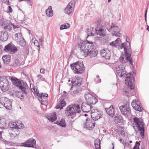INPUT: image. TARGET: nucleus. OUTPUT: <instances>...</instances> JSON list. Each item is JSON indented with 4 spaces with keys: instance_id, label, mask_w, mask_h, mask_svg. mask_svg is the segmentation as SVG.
<instances>
[{
    "instance_id": "864d4df0",
    "label": "nucleus",
    "mask_w": 149,
    "mask_h": 149,
    "mask_svg": "<svg viewBox=\"0 0 149 149\" xmlns=\"http://www.w3.org/2000/svg\"><path fill=\"white\" fill-rule=\"evenodd\" d=\"M14 130H13V133L11 132V134H10V136L11 137H15L17 135V134L16 133L14 132H13Z\"/></svg>"
},
{
    "instance_id": "09e8293b",
    "label": "nucleus",
    "mask_w": 149,
    "mask_h": 149,
    "mask_svg": "<svg viewBox=\"0 0 149 149\" xmlns=\"http://www.w3.org/2000/svg\"><path fill=\"white\" fill-rule=\"evenodd\" d=\"M4 22V23L2 24V25L4 26L5 28H6L8 26L9 24H8L7 20H5Z\"/></svg>"
},
{
    "instance_id": "f257e3e1",
    "label": "nucleus",
    "mask_w": 149,
    "mask_h": 149,
    "mask_svg": "<svg viewBox=\"0 0 149 149\" xmlns=\"http://www.w3.org/2000/svg\"><path fill=\"white\" fill-rule=\"evenodd\" d=\"M94 45L92 42L87 40L83 42L81 45L80 49L85 56L90 55L91 57L96 56L97 54L98 51L94 49Z\"/></svg>"
},
{
    "instance_id": "b1692460",
    "label": "nucleus",
    "mask_w": 149,
    "mask_h": 149,
    "mask_svg": "<svg viewBox=\"0 0 149 149\" xmlns=\"http://www.w3.org/2000/svg\"><path fill=\"white\" fill-rule=\"evenodd\" d=\"M36 142V141L34 139H29L27 142L23 143V146L25 147H32L33 146Z\"/></svg>"
},
{
    "instance_id": "0eeeda50",
    "label": "nucleus",
    "mask_w": 149,
    "mask_h": 149,
    "mask_svg": "<svg viewBox=\"0 0 149 149\" xmlns=\"http://www.w3.org/2000/svg\"><path fill=\"white\" fill-rule=\"evenodd\" d=\"M4 50L7 53L13 54L17 51V48L12 43H10L5 47Z\"/></svg>"
},
{
    "instance_id": "338daca9",
    "label": "nucleus",
    "mask_w": 149,
    "mask_h": 149,
    "mask_svg": "<svg viewBox=\"0 0 149 149\" xmlns=\"http://www.w3.org/2000/svg\"><path fill=\"white\" fill-rule=\"evenodd\" d=\"M114 148V145H113V149Z\"/></svg>"
},
{
    "instance_id": "79ce46f5",
    "label": "nucleus",
    "mask_w": 149,
    "mask_h": 149,
    "mask_svg": "<svg viewBox=\"0 0 149 149\" xmlns=\"http://www.w3.org/2000/svg\"><path fill=\"white\" fill-rule=\"evenodd\" d=\"M9 126L10 127L13 128V130L15 129H16V123L13 122H10L9 123Z\"/></svg>"
},
{
    "instance_id": "4be33fe9",
    "label": "nucleus",
    "mask_w": 149,
    "mask_h": 149,
    "mask_svg": "<svg viewBox=\"0 0 149 149\" xmlns=\"http://www.w3.org/2000/svg\"><path fill=\"white\" fill-rule=\"evenodd\" d=\"M72 105L68 106L66 109L65 113L68 116H72L75 113L74 111Z\"/></svg>"
},
{
    "instance_id": "393cba45",
    "label": "nucleus",
    "mask_w": 149,
    "mask_h": 149,
    "mask_svg": "<svg viewBox=\"0 0 149 149\" xmlns=\"http://www.w3.org/2000/svg\"><path fill=\"white\" fill-rule=\"evenodd\" d=\"M114 131L121 135H125V132L123 128L120 125H117L114 129Z\"/></svg>"
},
{
    "instance_id": "de8ad7c7",
    "label": "nucleus",
    "mask_w": 149,
    "mask_h": 149,
    "mask_svg": "<svg viewBox=\"0 0 149 149\" xmlns=\"http://www.w3.org/2000/svg\"><path fill=\"white\" fill-rule=\"evenodd\" d=\"M119 60L120 61L123 63H126L127 61H126V58L124 57L123 56H122L120 57Z\"/></svg>"
},
{
    "instance_id": "f3484780",
    "label": "nucleus",
    "mask_w": 149,
    "mask_h": 149,
    "mask_svg": "<svg viewBox=\"0 0 149 149\" xmlns=\"http://www.w3.org/2000/svg\"><path fill=\"white\" fill-rule=\"evenodd\" d=\"M111 30L112 31L113 36L117 37L120 36L121 34L119 33V29L117 26L112 24L111 28Z\"/></svg>"
},
{
    "instance_id": "a18cd8bd",
    "label": "nucleus",
    "mask_w": 149,
    "mask_h": 149,
    "mask_svg": "<svg viewBox=\"0 0 149 149\" xmlns=\"http://www.w3.org/2000/svg\"><path fill=\"white\" fill-rule=\"evenodd\" d=\"M128 53L129 52H127V54H126L127 57H125V58H126V61L127 60L129 61L131 63L132 62V60L131 57V56L130 55H129Z\"/></svg>"
},
{
    "instance_id": "603ef678",
    "label": "nucleus",
    "mask_w": 149,
    "mask_h": 149,
    "mask_svg": "<svg viewBox=\"0 0 149 149\" xmlns=\"http://www.w3.org/2000/svg\"><path fill=\"white\" fill-rule=\"evenodd\" d=\"M37 77L38 79L41 81H44L45 80V78L44 77H42L41 75L40 74L38 75Z\"/></svg>"
},
{
    "instance_id": "7c9ffc66",
    "label": "nucleus",
    "mask_w": 149,
    "mask_h": 149,
    "mask_svg": "<svg viewBox=\"0 0 149 149\" xmlns=\"http://www.w3.org/2000/svg\"><path fill=\"white\" fill-rule=\"evenodd\" d=\"M12 101L9 99H7V101L4 106L5 108L9 110H11L12 109Z\"/></svg>"
},
{
    "instance_id": "37998d69",
    "label": "nucleus",
    "mask_w": 149,
    "mask_h": 149,
    "mask_svg": "<svg viewBox=\"0 0 149 149\" xmlns=\"http://www.w3.org/2000/svg\"><path fill=\"white\" fill-rule=\"evenodd\" d=\"M88 31V36H93L94 35V29L92 28H90L89 29L88 31Z\"/></svg>"
},
{
    "instance_id": "0e129e2a",
    "label": "nucleus",
    "mask_w": 149,
    "mask_h": 149,
    "mask_svg": "<svg viewBox=\"0 0 149 149\" xmlns=\"http://www.w3.org/2000/svg\"><path fill=\"white\" fill-rule=\"evenodd\" d=\"M84 116H87V114H85Z\"/></svg>"
},
{
    "instance_id": "e433bc0d",
    "label": "nucleus",
    "mask_w": 149,
    "mask_h": 149,
    "mask_svg": "<svg viewBox=\"0 0 149 149\" xmlns=\"http://www.w3.org/2000/svg\"><path fill=\"white\" fill-rule=\"evenodd\" d=\"M24 127V124L20 121H18L16 122V129L23 128Z\"/></svg>"
},
{
    "instance_id": "c9c22d12",
    "label": "nucleus",
    "mask_w": 149,
    "mask_h": 149,
    "mask_svg": "<svg viewBox=\"0 0 149 149\" xmlns=\"http://www.w3.org/2000/svg\"><path fill=\"white\" fill-rule=\"evenodd\" d=\"M95 149H100V141L99 139L95 140L94 141Z\"/></svg>"
},
{
    "instance_id": "f03ea898",
    "label": "nucleus",
    "mask_w": 149,
    "mask_h": 149,
    "mask_svg": "<svg viewBox=\"0 0 149 149\" xmlns=\"http://www.w3.org/2000/svg\"><path fill=\"white\" fill-rule=\"evenodd\" d=\"M70 66L75 74H81L85 71V67L83 63L79 62L71 64Z\"/></svg>"
},
{
    "instance_id": "4468645a",
    "label": "nucleus",
    "mask_w": 149,
    "mask_h": 149,
    "mask_svg": "<svg viewBox=\"0 0 149 149\" xmlns=\"http://www.w3.org/2000/svg\"><path fill=\"white\" fill-rule=\"evenodd\" d=\"M116 71L118 76L122 77L125 73V68L122 65H118L116 68Z\"/></svg>"
},
{
    "instance_id": "5fc2aeb1",
    "label": "nucleus",
    "mask_w": 149,
    "mask_h": 149,
    "mask_svg": "<svg viewBox=\"0 0 149 149\" xmlns=\"http://www.w3.org/2000/svg\"><path fill=\"white\" fill-rule=\"evenodd\" d=\"M7 10L8 13H11L12 12L13 10L11 7L10 6H9L8 7Z\"/></svg>"
},
{
    "instance_id": "6ab92c4d",
    "label": "nucleus",
    "mask_w": 149,
    "mask_h": 149,
    "mask_svg": "<svg viewBox=\"0 0 149 149\" xmlns=\"http://www.w3.org/2000/svg\"><path fill=\"white\" fill-rule=\"evenodd\" d=\"M77 86L72 85L70 89V93L72 95L77 94L81 91L80 88Z\"/></svg>"
},
{
    "instance_id": "13d9d810",
    "label": "nucleus",
    "mask_w": 149,
    "mask_h": 149,
    "mask_svg": "<svg viewBox=\"0 0 149 149\" xmlns=\"http://www.w3.org/2000/svg\"><path fill=\"white\" fill-rule=\"evenodd\" d=\"M41 101V103L42 104H43V105H44L45 104V102L44 101H42V100H40V99H39Z\"/></svg>"
},
{
    "instance_id": "412c9836",
    "label": "nucleus",
    "mask_w": 149,
    "mask_h": 149,
    "mask_svg": "<svg viewBox=\"0 0 149 149\" xmlns=\"http://www.w3.org/2000/svg\"><path fill=\"white\" fill-rule=\"evenodd\" d=\"M8 37V33L4 31L0 32V40L1 41H6Z\"/></svg>"
},
{
    "instance_id": "3c124183",
    "label": "nucleus",
    "mask_w": 149,
    "mask_h": 149,
    "mask_svg": "<svg viewBox=\"0 0 149 149\" xmlns=\"http://www.w3.org/2000/svg\"><path fill=\"white\" fill-rule=\"evenodd\" d=\"M22 34L20 33H16L15 34V38H17V40H18V38H20L21 37Z\"/></svg>"
},
{
    "instance_id": "9d476101",
    "label": "nucleus",
    "mask_w": 149,
    "mask_h": 149,
    "mask_svg": "<svg viewBox=\"0 0 149 149\" xmlns=\"http://www.w3.org/2000/svg\"><path fill=\"white\" fill-rule=\"evenodd\" d=\"M91 116L93 120L96 121L101 118L102 115L101 111L94 109L91 111Z\"/></svg>"
},
{
    "instance_id": "a211bd4d",
    "label": "nucleus",
    "mask_w": 149,
    "mask_h": 149,
    "mask_svg": "<svg viewBox=\"0 0 149 149\" xmlns=\"http://www.w3.org/2000/svg\"><path fill=\"white\" fill-rule=\"evenodd\" d=\"M82 82V79L79 77H73L72 80V85L79 86Z\"/></svg>"
},
{
    "instance_id": "e2e57ef3",
    "label": "nucleus",
    "mask_w": 149,
    "mask_h": 149,
    "mask_svg": "<svg viewBox=\"0 0 149 149\" xmlns=\"http://www.w3.org/2000/svg\"><path fill=\"white\" fill-rule=\"evenodd\" d=\"M129 142L130 143H132V141H129Z\"/></svg>"
},
{
    "instance_id": "052dcab7",
    "label": "nucleus",
    "mask_w": 149,
    "mask_h": 149,
    "mask_svg": "<svg viewBox=\"0 0 149 149\" xmlns=\"http://www.w3.org/2000/svg\"><path fill=\"white\" fill-rule=\"evenodd\" d=\"M147 30L149 31V26H148V25L147 26Z\"/></svg>"
},
{
    "instance_id": "dca6fc26",
    "label": "nucleus",
    "mask_w": 149,
    "mask_h": 149,
    "mask_svg": "<svg viewBox=\"0 0 149 149\" xmlns=\"http://www.w3.org/2000/svg\"><path fill=\"white\" fill-rule=\"evenodd\" d=\"M100 54L102 57L105 59H108L110 58V52L107 49H103L101 50Z\"/></svg>"
},
{
    "instance_id": "c03bdc74",
    "label": "nucleus",
    "mask_w": 149,
    "mask_h": 149,
    "mask_svg": "<svg viewBox=\"0 0 149 149\" xmlns=\"http://www.w3.org/2000/svg\"><path fill=\"white\" fill-rule=\"evenodd\" d=\"M94 81L96 83H99L101 82V79L98 75H96L94 77Z\"/></svg>"
},
{
    "instance_id": "473e14b6",
    "label": "nucleus",
    "mask_w": 149,
    "mask_h": 149,
    "mask_svg": "<svg viewBox=\"0 0 149 149\" xmlns=\"http://www.w3.org/2000/svg\"><path fill=\"white\" fill-rule=\"evenodd\" d=\"M46 15L49 17H52L53 15V12L51 6L48 7V8L46 10Z\"/></svg>"
},
{
    "instance_id": "423d86ee",
    "label": "nucleus",
    "mask_w": 149,
    "mask_h": 149,
    "mask_svg": "<svg viewBox=\"0 0 149 149\" xmlns=\"http://www.w3.org/2000/svg\"><path fill=\"white\" fill-rule=\"evenodd\" d=\"M86 120L85 123L83 124L84 127L89 130H93L95 125L94 120L91 118H87Z\"/></svg>"
},
{
    "instance_id": "6e6d98bb",
    "label": "nucleus",
    "mask_w": 149,
    "mask_h": 149,
    "mask_svg": "<svg viewBox=\"0 0 149 149\" xmlns=\"http://www.w3.org/2000/svg\"><path fill=\"white\" fill-rule=\"evenodd\" d=\"M5 120H1L0 121V125H1V123H2L3 121V124H2V125H3V127L6 124V122L5 121Z\"/></svg>"
},
{
    "instance_id": "aec40b11",
    "label": "nucleus",
    "mask_w": 149,
    "mask_h": 149,
    "mask_svg": "<svg viewBox=\"0 0 149 149\" xmlns=\"http://www.w3.org/2000/svg\"><path fill=\"white\" fill-rule=\"evenodd\" d=\"M121 41L119 38L117 39L115 41L111 42L110 44V45L112 46L116 47L119 49L121 48Z\"/></svg>"
},
{
    "instance_id": "72a5a7b5",
    "label": "nucleus",
    "mask_w": 149,
    "mask_h": 149,
    "mask_svg": "<svg viewBox=\"0 0 149 149\" xmlns=\"http://www.w3.org/2000/svg\"><path fill=\"white\" fill-rule=\"evenodd\" d=\"M75 113H79L80 112L81 110L80 106L77 104H74L72 105Z\"/></svg>"
},
{
    "instance_id": "c756f323",
    "label": "nucleus",
    "mask_w": 149,
    "mask_h": 149,
    "mask_svg": "<svg viewBox=\"0 0 149 149\" xmlns=\"http://www.w3.org/2000/svg\"><path fill=\"white\" fill-rule=\"evenodd\" d=\"M123 48L124 49V51L125 54H127V52H130V49L129 47L127 46V43H126L125 42L122 43L121 48H120V49H122Z\"/></svg>"
},
{
    "instance_id": "ddd939ff",
    "label": "nucleus",
    "mask_w": 149,
    "mask_h": 149,
    "mask_svg": "<svg viewBox=\"0 0 149 149\" xmlns=\"http://www.w3.org/2000/svg\"><path fill=\"white\" fill-rule=\"evenodd\" d=\"M132 105L136 110L142 111L143 110V108L141 107L140 102L139 101L137 102L136 100H134L132 101Z\"/></svg>"
},
{
    "instance_id": "a878e982",
    "label": "nucleus",
    "mask_w": 149,
    "mask_h": 149,
    "mask_svg": "<svg viewBox=\"0 0 149 149\" xmlns=\"http://www.w3.org/2000/svg\"><path fill=\"white\" fill-rule=\"evenodd\" d=\"M106 110L107 113L109 115L112 117L114 116L115 113L114 109L112 105H111L108 108H106Z\"/></svg>"
},
{
    "instance_id": "49530a36",
    "label": "nucleus",
    "mask_w": 149,
    "mask_h": 149,
    "mask_svg": "<svg viewBox=\"0 0 149 149\" xmlns=\"http://www.w3.org/2000/svg\"><path fill=\"white\" fill-rule=\"evenodd\" d=\"M32 92L35 94H36L37 96L39 94V91L37 88L34 87L31 89Z\"/></svg>"
},
{
    "instance_id": "39448f33",
    "label": "nucleus",
    "mask_w": 149,
    "mask_h": 149,
    "mask_svg": "<svg viewBox=\"0 0 149 149\" xmlns=\"http://www.w3.org/2000/svg\"><path fill=\"white\" fill-rule=\"evenodd\" d=\"M134 78L132 75L131 74L129 73L126 75L125 79V83L127 86H128L131 89L134 88V86L133 84Z\"/></svg>"
},
{
    "instance_id": "f704fd0d",
    "label": "nucleus",
    "mask_w": 149,
    "mask_h": 149,
    "mask_svg": "<svg viewBox=\"0 0 149 149\" xmlns=\"http://www.w3.org/2000/svg\"><path fill=\"white\" fill-rule=\"evenodd\" d=\"M56 123L62 127H65L66 125L65 120L63 119H61L60 121H57Z\"/></svg>"
},
{
    "instance_id": "f8f14e48",
    "label": "nucleus",
    "mask_w": 149,
    "mask_h": 149,
    "mask_svg": "<svg viewBox=\"0 0 149 149\" xmlns=\"http://www.w3.org/2000/svg\"><path fill=\"white\" fill-rule=\"evenodd\" d=\"M119 109L122 113L125 116H128L131 113L130 109L128 104L121 106Z\"/></svg>"
},
{
    "instance_id": "680f3d73",
    "label": "nucleus",
    "mask_w": 149,
    "mask_h": 149,
    "mask_svg": "<svg viewBox=\"0 0 149 149\" xmlns=\"http://www.w3.org/2000/svg\"><path fill=\"white\" fill-rule=\"evenodd\" d=\"M146 12H147V10H146ZM146 12L145 14V19H146Z\"/></svg>"
},
{
    "instance_id": "1a4fd4ad",
    "label": "nucleus",
    "mask_w": 149,
    "mask_h": 149,
    "mask_svg": "<svg viewBox=\"0 0 149 149\" xmlns=\"http://www.w3.org/2000/svg\"><path fill=\"white\" fill-rule=\"evenodd\" d=\"M8 81L6 77L4 76L0 77V87L2 88L3 91H5L9 88Z\"/></svg>"
},
{
    "instance_id": "7ed1b4c3",
    "label": "nucleus",
    "mask_w": 149,
    "mask_h": 149,
    "mask_svg": "<svg viewBox=\"0 0 149 149\" xmlns=\"http://www.w3.org/2000/svg\"><path fill=\"white\" fill-rule=\"evenodd\" d=\"M134 122L136 127L138 128L140 131L141 137L143 138L144 137V127L143 123L137 117L134 118Z\"/></svg>"
},
{
    "instance_id": "bf43d9fd",
    "label": "nucleus",
    "mask_w": 149,
    "mask_h": 149,
    "mask_svg": "<svg viewBox=\"0 0 149 149\" xmlns=\"http://www.w3.org/2000/svg\"><path fill=\"white\" fill-rule=\"evenodd\" d=\"M6 149H16L13 148H7Z\"/></svg>"
},
{
    "instance_id": "58836bf2",
    "label": "nucleus",
    "mask_w": 149,
    "mask_h": 149,
    "mask_svg": "<svg viewBox=\"0 0 149 149\" xmlns=\"http://www.w3.org/2000/svg\"><path fill=\"white\" fill-rule=\"evenodd\" d=\"M7 99H8L6 97H2L0 98V103L4 105L7 101Z\"/></svg>"
},
{
    "instance_id": "bb28decb",
    "label": "nucleus",
    "mask_w": 149,
    "mask_h": 149,
    "mask_svg": "<svg viewBox=\"0 0 149 149\" xmlns=\"http://www.w3.org/2000/svg\"><path fill=\"white\" fill-rule=\"evenodd\" d=\"M57 116L55 112H53L51 113L48 114L47 118L48 120L52 122H53L57 119Z\"/></svg>"
},
{
    "instance_id": "4d7b16f0",
    "label": "nucleus",
    "mask_w": 149,
    "mask_h": 149,
    "mask_svg": "<svg viewBox=\"0 0 149 149\" xmlns=\"http://www.w3.org/2000/svg\"><path fill=\"white\" fill-rule=\"evenodd\" d=\"M40 72L41 73L44 74L45 72V70L44 68H41L40 69Z\"/></svg>"
},
{
    "instance_id": "4c0bfd02",
    "label": "nucleus",
    "mask_w": 149,
    "mask_h": 149,
    "mask_svg": "<svg viewBox=\"0 0 149 149\" xmlns=\"http://www.w3.org/2000/svg\"><path fill=\"white\" fill-rule=\"evenodd\" d=\"M22 91H16V95L17 97H18L19 98H21L23 97V92H24V94H26H26H25L24 92L22 90Z\"/></svg>"
},
{
    "instance_id": "6e6552de",
    "label": "nucleus",
    "mask_w": 149,
    "mask_h": 149,
    "mask_svg": "<svg viewBox=\"0 0 149 149\" xmlns=\"http://www.w3.org/2000/svg\"><path fill=\"white\" fill-rule=\"evenodd\" d=\"M85 98L87 102L91 104H94L98 101L97 99L89 93H86Z\"/></svg>"
},
{
    "instance_id": "ea45409f",
    "label": "nucleus",
    "mask_w": 149,
    "mask_h": 149,
    "mask_svg": "<svg viewBox=\"0 0 149 149\" xmlns=\"http://www.w3.org/2000/svg\"><path fill=\"white\" fill-rule=\"evenodd\" d=\"M48 95L47 93H41V94H39L38 95L39 99H41L42 98L45 99L48 97Z\"/></svg>"
},
{
    "instance_id": "a19ab883",
    "label": "nucleus",
    "mask_w": 149,
    "mask_h": 149,
    "mask_svg": "<svg viewBox=\"0 0 149 149\" xmlns=\"http://www.w3.org/2000/svg\"><path fill=\"white\" fill-rule=\"evenodd\" d=\"M70 25L68 23H66L65 24L62 25L60 27V29L61 30L64 29H67L69 27Z\"/></svg>"
},
{
    "instance_id": "9b49d317",
    "label": "nucleus",
    "mask_w": 149,
    "mask_h": 149,
    "mask_svg": "<svg viewBox=\"0 0 149 149\" xmlns=\"http://www.w3.org/2000/svg\"><path fill=\"white\" fill-rule=\"evenodd\" d=\"M75 3V1L74 0H72L65 8V13L68 15L72 13L74 11Z\"/></svg>"
},
{
    "instance_id": "8fccbe9b",
    "label": "nucleus",
    "mask_w": 149,
    "mask_h": 149,
    "mask_svg": "<svg viewBox=\"0 0 149 149\" xmlns=\"http://www.w3.org/2000/svg\"><path fill=\"white\" fill-rule=\"evenodd\" d=\"M140 145V143L138 141L136 142L135 146L134 148V149H139V146Z\"/></svg>"
},
{
    "instance_id": "20e7f679",
    "label": "nucleus",
    "mask_w": 149,
    "mask_h": 149,
    "mask_svg": "<svg viewBox=\"0 0 149 149\" xmlns=\"http://www.w3.org/2000/svg\"><path fill=\"white\" fill-rule=\"evenodd\" d=\"M10 79L15 86L19 87L25 94L27 93V88L25 87L24 85H23L19 80L13 77H11Z\"/></svg>"
},
{
    "instance_id": "cd10ccee",
    "label": "nucleus",
    "mask_w": 149,
    "mask_h": 149,
    "mask_svg": "<svg viewBox=\"0 0 149 149\" xmlns=\"http://www.w3.org/2000/svg\"><path fill=\"white\" fill-rule=\"evenodd\" d=\"M123 121V118L122 116L119 114H117L114 118V121L116 123H120Z\"/></svg>"
},
{
    "instance_id": "c85d7f7f",
    "label": "nucleus",
    "mask_w": 149,
    "mask_h": 149,
    "mask_svg": "<svg viewBox=\"0 0 149 149\" xmlns=\"http://www.w3.org/2000/svg\"><path fill=\"white\" fill-rule=\"evenodd\" d=\"M66 105L64 99H61L59 102L57 104L56 108V109H63V107H64Z\"/></svg>"
},
{
    "instance_id": "2f4dec72",
    "label": "nucleus",
    "mask_w": 149,
    "mask_h": 149,
    "mask_svg": "<svg viewBox=\"0 0 149 149\" xmlns=\"http://www.w3.org/2000/svg\"><path fill=\"white\" fill-rule=\"evenodd\" d=\"M2 58L3 63L6 64H8L10 61V56L8 55L3 56Z\"/></svg>"
},
{
    "instance_id": "2eb2a0df",
    "label": "nucleus",
    "mask_w": 149,
    "mask_h": 149,
    "mask_svg": "<svg viewBox=\"0 0 149 149\" xmlns=\"http://www.w3.org/2000/svg\"><path fill=\"white\" fill-rule=\"evenodd\" d=\"M96 33L101 36H104L106 34L105 29L102 26H97L96 29Z\"/></svg>"
},
{
    "instance_id": "5701e85b",
    "label": "nucleus",
    "mask_w": 149,
    "mask_h": 149,
    "mask_svg": "<svg viewBox=\"0 0 149 149\" xmlns=\"http://www.w3.org/2000/svg\"><path fill=\"white\" fill-rule=\"evenodd\" d=\"M81 109L83 111L85 112H88L91 110V107L90 105L86 103H82Z\"/></svg>"
},
{
    "instance_id": "69168bd1",
    "label": "nucleus",
    "mask_w": 149,
    "mask_h": 149,
    "mask_svg": "<svg viewBox=\"0 0 149 149\" xmlns=\"http://www.w3.org/2000/svg\"><path fill=\"white\" fill-rule=\"evenodd\" d=\"M111 1V0H108V2H109Z\"/></svg>"
}]
</instances>
